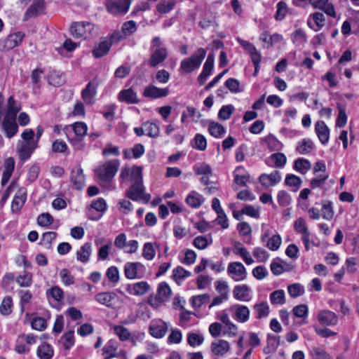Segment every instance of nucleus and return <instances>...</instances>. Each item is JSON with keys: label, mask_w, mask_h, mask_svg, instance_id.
Wrapping results in <instances>:
<instances>
[{"label": "nucleus", "mask_w": 359, "mask_h": 359, "mask_svg": "<svg viewBox=\"0 0 359 359\" xmlns=\"http://www.w3.org/2000/svg\"><path fill=\"white\" fill-rule=\"evenodd\" d=\"M325 18L322 13L311 14L308 20V26L315 32H318L325 25Z\"/></svg>", "instance_id": "25"}, {"label": "nucleus", "mask_w": 359, "mask_h": 359, "mask_svg": "<svg viewBox=\"0 0 359 359\" xmlns=\"http://www.w3.org/2000/svg\"><path fill=\"white\" fill-rule=\"evenodd\" d=\"M53 221V217L48 212L42 213L37 217V223L41 226H48L52 224Z\"/></svg>", "instance_id": "61"}, {"label": "nucleus", "mask_w": 359, "mask_h": 359, "mask_svg": "<svg viewBox=\"0 0 359 359\" xmlns=\"http://www.w3.org/2000/svg\"><path fill=\"white\" fill-rule=\"evenodd\" d=\"M321 216L324 219L330 221L334 216V210L332 203L327 200H323L321 202Z\"/></svg>", "instance_id": "33"}, {"label": "nucleus", "mask_w": 359, "mask_h": 359, "mask_svg": "<svg viewBox=\"0 0 359 359\" xmlns=\"http://www.w3.org/2000/svg\"><path fill=\"white\" fill-rule=\"evenodd\" d=\"M227 272L235 281H241L246 278V269L241 262L230 263L227 268Z\"/></svg>", "instance_id": "12"}, {"label": "nucleus", "mask_w": 359, "mask_h": 359, "mask_svg": "<svg viewBox=\"0 0 359 359\" xmlns=\"http://www.w3.org/2000/svg\"><path fill=\"white\" fill-rule=\"evenodd\" d=\"M14 198L11 203V210L13 212H19L27 200V189L25 187H18Z\"/></svg>", "instance_id": "18"}, {"label": "nucleus", "mask_w": 359, "mask_h": 359, "mask_svg": "<svg viewBox=\"0 0 359 359\" xmlns=\"http://www.w3.org/2000/svg\"><path fill=\"white\" fill-rule=\"evenodd\" d=\"M72 128L76 136L83 137L87 133L88 127L83 122H76L72 125Z\"/></svg>", "instance_id": "58"}, {"label": "nucleus", "mask_w": 359, "mask_h": 359, "mask_svg": "<svg viewBox=\"0 0 359 359\" xmlns=\"http://www.w3.org/2000/svg\"><path fill=\"white\" fill-rule=\"evenodd\" d=\"M186 202L189 206L193 208H199L201 205V201L199 198V194L195 191H192L189 194L187 198Z\"/></svg>", "instance_id": "57"}, {"label": "nucleus", "mask_w": 359, "mask_h": 359, "mask_svg": "<svg viewBox=\"0 0 359 359\" xmlns=\"http://www.w3.org/2000/svg\"><path fill=\"white\" fill-rule=\"evenodd\" d=\"M311 168L310 161L306 158H299L294 163V169L302 174H305Z\"/></svg>", "instance_id": "42"}, {"label": "nucleus", "mask_w": 359, "mask_h": 359, "mask_svg": "<svg viewBox=\"0 0 359 359\" xmlns=\"http://www.w3.org/2000/svg\"><path fill=\"white\" fill-rule=\"evenodd\" d=\"M92 252V245L90 243L83 245L76 252V259L82 263H86Z\"/></svg>", "instance_id": "34"}, {"label": "nucleus", "mask_w": 359, "mask_h": 359, "mask_svg": "<svg viewBox=\"0 0 359 359\" xmlns=\"http://www.w3.org/2000/svg\"><path fill=\"white\" fill-rule=\"evenodd\" d=\"M215 286L217 292L219 294V295L224 296V297L229 298V287L226 281L224 280H217L215 283Z\"/></svg>", "instance_id": "56"}, {"label": "nucleus", "mask_w": 359, "mask_h": 359, "mask_svg": "<svg viewBox=\"0 0 359 359\" xmlns=\"http://www.w3.org/2000/svg\"><path fill=\"white\" fill-rule=\"evenodd\" d=\"M13 301L12 298L6 296L2 300L0 305V313L4 316H8L12 312Z\"/></svg>", "instance_id": "49"}, {"label": "nucleus", "mask_w": 359, "mask_h": 359, "mask_svg": "<svg viewBox=\"0 0 359 359\" xmlns=\"http://www.w3.org/2000/svg\"><path fill=\"white\" fill-rule=\"evenodd\" d=\"M169 94L168 88H160L152 84L147 86L143 92V96L149 99H158L166 97Z\"/></svg>", "instance_id": "17"}, {"label": "nucleus", "mask_w": 359, "mask_h": 359, "mask_svg": "<svg viewBox=\"0 0 359 359\" xmlns=\"http://www.w3.org/2000/svg\"><path fill=\"white\" fill-rule=\"evenodd\" d=\"M253 309L256 313V318L258 319L267 317L270 312L269 306L266 302L255 304Z\"/></svg>", "instance_id": "39"}, {"label": "nucleus", "mask_w": 359, "mask_h": 359, "mask_svg": "<svg viewBox=\"0 0 359 359\" xmlns=\"http://www.w3.org/2000/svg\"><path fill=\"white\" fill-rule=\"evenodd\" d=\"M25 36V34L21 32L11 34L2 41L0 44L3 49L11 50L19 46L22 43Z\"/></svg>", "instance_id": "13"}, {"label": "nucleus", "mask_w": 359, "mask_h": 359, "mask_svg": "<svg viewBox=\"0 0 359 359\" xmlns=\"http://www.w3.org/2000/svg\"><path fill=\"white\" fill-rule=\"evenodd\" d=\"M46 293L48 297H53L56 302H60L64 297L63 290L58 286L51 287Z\"/></svg>", "instance_id": "60"}, {"label": "nucleus", "mask_w": 359, "mask_h": 359, "mask_svg": "<svg viewBox=\"0 0 359 359\" xmlns=\"http://www.w3.org/2000/svg\"><path fill=\"white\" fill-rule=\"evenodd\" d=\"M149 50L151 52V57L149 63L151 67H157L168 57V50L163 45L159 36H155L152 39Z\"/></svg>", "instance_id": "2"}, {"label": "nucleus", "mask_w": 359, "mask_h": 359, "mask_svg": "<svg viewBox=\"0 0 359 359\" xmlns=\"http://www.w3.org/2000/svg\"><path fill=\"white\" fill-rule=\"evenodd\" d=\"M18 148V153L20 159L22 160H27L34 151V149L37 147V141L36 142H20Z\"/></svg>", "instance_id": "23"}, {"label": "nucleus", "mask_w": 359, "mask_h": 359, "mask_svg": "<svg viewBox=\"0 0 359 359\" xmlns=\"http://www.w3.org/2000/svg\"><path fill=\"white\" fill-rule=\"evenodd\" d=\"M311 354L313 357V359H330V355L323 349L319 348H313Z\"/></svg>", "instance_id": "64"}, {"label": "nucleus", "mask_w": 359, "mask_h": 359, "mask_svg": "<svg viewBox=\"0 0 359 359\" xmlns=\"http://www.w3.org/2000/svg\"><path fill=\"white\" fill-rule=\"evenodd\" d=\"M20 110V107L15 102L12 96L8 100V111L6 116L16 117L17 114Z\"/></svg>", "instance_id": "54"}, {"label": "nucleus", "mask_w": 359, "mask_h": 359, "mask_svg": "<svg viewBox=\"0 0 359 359\" xmlns=\"http://www.w3.org/2000/svg\"><path fill=\"white\" fill-rule=\"evenodd\" d=\"M260 40L264 43H268L269 46H272L280 42L283 40V36L279 34H269V32H264L260 34Z\"/></svg>", "instance_id": "36"}, {"label": "nucleus", "mask_w": 359, "mask_h": 359, "mask_svg": "<svg viewBox=\"0 0 359 359\" xmlns=\"http://www.w3.org/2000/svg\"><path fill=\"white\" fill-rule=\"evenodd\" d=\"M150 290V286L146 281H140L134 284H129L126 290L133 295H144Z\"/></svg>", "instance_id": "26"}, {"label": "nucleus", "mask_w": 359, "mask_h": 359, "mask_svg": "<svg viewBox=\"0 0 359 359\" xmlns=\"http://www.w3.org/2000/svg\"><path fill=\"white\" fill-rule=\"evenodd\" d=\"M99 86V81L94 79L90 81L86 88L81 91V97L86 104L92 105L95 103V97L97 94V88Z\"/></svg>", "instance_id": "9"}, {"label": "nucleus", "mask_w": 359, "mask_h": 359, "mask_svg": "<svg viewBox=\"0 0 359 359\" xmlns=\"http://www.w3.org/2000/svg\"><path fill=\"white\" fill-rule=\"evenodd\" d=\"M285 182L287 186L293 187L295 188V190H297L301 186L302 180L300 179V177L294 175L290 174L286 176Z\"/></svg>", "instance_id": "63"}, {"label": "nucleus", "mask_w": 359, "mask_h": 359, "mask_svg": "<svg viewBox=\"0 0 359 359\" xmlns=\"http://www.w3.org/2000/svg\"><path fill=\"white\" fill-rule=\"evenodd\" d=\"M208 130L212 136L217 138L222 137L225 133L224 126L215 122H211L210 123Z\"/></svg>", "instance_id": "46"}, {"label": "nucleus", "mask_w": 359, "mask_h": 359, "mask_svg": "<svg viewBox=\"0 0 359 359\" xmlns=\"http://www.w3.org/2000/svg\"><path fill=\"white\" fill-rule=\"evenodd\" d=\"M158 248L156 243H145L142 249V257L149 261L154 259L156 256V249Z\"/></svg>", "instance_id": "35"}, {"label": "nucleus", "mask_w": 359, "mask_h": 359, "mask_svg": "<svg viewBox=\"0 0 359 359\" xmlns=\"http://www.w3.org/2000/svg\"><path fill=\"white\" fill-rule=\"evenodd\" d=\"M294 228L297 232L302 234V239L305 248L308 250L310 248V233L305 219L302 217L298 218L294 221Z\"/></svg>", "instance_id": "11"}, {"label": "nucleus", "mask_w": 359, "mask_h": 359, "mask_svg": "<svg viewBox=\"0 0 359 359\" xmlns=\"http://www.w3.org/2000/svg\"><path fill=\"white\" fill-rule=\"evenodd\" d=\"M53 353L52 346L46 343L41 344L37 348V355L40 359H51Z\"/></svg>", "instance_id": "38"}, {"label": "nucleus", "mask_w": 359, "mask_h": 359, "mask_svg": "<svg viewBox=\"0 0 359 359\" xmlns=\"http://www.w3.org/2000/svg\"><path fill=\"white\" fill-rule=\"evenodd\" d=\"M210 173V168L208 165H203V182L206 185L204 189L208 194L215 192L217 189V180L215 176L205 177V175Z\"/></svg>", "instance_id": "21"}, {"label": "nucleus", "mask_w": 359, "mask_h": 359, "mask_svg": "<svg viewBox=\"0 0 359 359\" xmlns=\"http://www.w3.org/2000/svg\"><path fill=\"white\" fill-rule=\"evenodd\" d=\"M190 275L191 272L185 270L183 267L179 266L173 269L172 276L175 281L179 284L180 281L184 280Z\"/></svg>", "instance_id": "45"}, {"label": "nucleus", "mask_w": 359, "mask_h": 359, "mask_svg": "<svg viewBox=\"0 0 359 359\" xmlns=\"http://www.w3.org/2000/svg\"><path fill=\"white\" fill-rule=\"evenodd\" d=\"M250 288L247 285H236L233 290L234 298L241 302H248L250 299Z\"/></svg>", "instance_id": "29"}, {"label": "nucleus", "mask_w": 359, "mask_h": 359, "mask_svg": "<svg viewBox=\"0 0 359 359\" xmlns=\"http://www.w3.org/2000/svg\"><path fill=\"white\" fill-rule=\"evenodd\" d=\"M253 256L259 262H265L269 259L268 252L262 248H255L252 252Z\"/></svg>", "instance_id": "62"}, {"label": "nucleus", "mask_w": 359, "mask_h": 359, "mask_svg": "<svg viewBox=\"0 0 359 359\" xmlns=\"http://www.w3.org/2000/svg\"><path fill=\"white\" fill-rule=\"evenodd\" d=\"M70 30L74 38L86 39L93 35L94 25L87 22H74L72 25Z\"/></svg>", "instance_id": "3"}, {"label": "nucleus", "mask_w": 359, "mask_h": 359, "mask_svg": "<svg viewBox=\"0 0 359 359\" xmlns=\"http://www.w3.org/2000/svg\"><path fill=\"white\" fill-rule=\"evenodd\" d=\"M144 272L145 266L140 262H127L124 266V274L128 279L141 278Z\"/></svg>", "instance_id": "7"}, {"label": "nucleus", "mask_w": 359, "mask_h": 359, "mask_svg": "<svg viewBox=\"0 0 359 359\" xmlns=\"http://www.w3.org/2000/svg\"><path fill=\"white\" fill-rule=\"evenodd\" d=\"M171 295V289L165 282L158 284L156 294V299L161 302H167Z\"/></svg>", "instance_id": "30"}, {"label": "nucleus", "mask_w": 359, "mask_h": 359, "mask_svg": "<svg viewBox=\"0 0 359 359\" xmlns=\"http://www.w3.org/2000/svg\"><path fill=\"white\" fill-rule=\"evenodd\" d=\"M36 336L34 334H20L16 341L15 351L20 354L27 353L29 350V346L36 342Z\"/></svg>", "instance_id": "6"}, {"label": "nucleus", "mask_w": 359, "mask_h": 359, "mask_svg": "<svg viewBox=\"0 0 359 359\" xmlns=\"http://www.w3.org/2000/svg\"><path fill=\"white\" fill-rule=\"evenodd\" d=\"M113 330L121 341H126L130 337L129 330L122 325L113 326Z\"/></svg>", "instance_id": "53"}, {"label": "nucleus", "mask_w": 359, "mask_h": 359, "mask_svg": "<svg viewBox=\"0 0 359 359\" xmlns=\"http://www.w3.org/2000/svg\"><path fill=\"white\" fill-rule=\"evenodd\" d=\"M118 100L126 104H137L140 102L137 93L131 88L121 90L118 95Z\"/></svg>", "instance_id": "24"}, {"label": "nucleus", "mask_w": 359, "mask_h": 359, "mask_svg": "<svg viewBox=\"0 0 359 359\" xmlns=\"http://www.w3.org/2000/svg\"><path fill=\"white\" fill-rule=\"evenodd\" d=\"M214 67V56L209 54L208 58L203 65V80L211 74Z\"/></svg>", "instance_id": "59"}, {"label": "nucleus", "mask_w": 359, "mask_h": 359, "mask_svg": "<svg viewBox=\"0 0 359 359\" xmlns=\"http://www.w3.org/2000/svg\"><path fill=\"white\" fill-rule=\"evenodd\" d=\"M2 128L7 137H13L18 130L16 117L5 116L2 121Z\"/></svg>", "instance_id": "15"}, {"label": "nucleus", "mask_w": 359, "mask_h": 359, "mask_svg": "<svg viewBox=\"0 0 359 359\" xmlns=\"http://www.w3.org/2000/svg\"><path fill=\"white\" fill-rule=\"evenodd\" d=\"M170 325L161 319H154L149 325V333L154 337L162 338L167 333Z\"/></svg>", "instance_id": "10"}, {"label": "nucleus", "mask_w": 359, "mask_h": 359, "mask_svg": "<svg viewBox=\"0 0 359 359\" xmlns=\"http://www.w3.org/2000/svg\"><path fill=\"white\" fill-rule=\"evenodd\" d=\"M282 243V239L280 235H273L266 242V246L272 251H276L279 249Z\"/></svg>", "instance_id": "52"}, {"label": "nucleus", "mask_w": 359, "mask_h": 359, "mask_svg": "<svg viewBox=\"0 0 359 359\" xmlns=\"http://www.w3.org/2000/svg\"><path fill=\"white\" fill-rule=\"evenodd\" d=\"M116 297V295L114 292H103L97 294L95 296V299L102 305L111 307L112 302Z\"/></svg>", "instance_id": "31"}, {"label": "nucleus", "mask_w": 359, "mask_h": 359, "mask_svg": "<svg viewBox=\"0 0 359 359\" xmlns=\"http://www.w3.org/2000/svg\"><path fill=\"white\" fill-rule=\"evenodd\" d=\"M315 131L323 144L328 142L330 130L324 121H318L316 123Z\"/></svg>", "instance_id": "28"}, {"label": "nucleus", "mask_w": 359, "mask_h": 359, "mask_svg": "<svg viewBox=\"0 0 359 359\" xmlns=\"http://www.w3.org/2000/svg\"><path fill=\"white\" fill-rule=\"evenodd\" d=\"M133 0H108L106 6L107 11L114 14H124L128 11Z\"/></svg>", "instance_id": "8"}, {"label": "nucleus", "mask_w": 359, "mask_h": 359, "mask_svg": "<svg viewBox=\"0 0 359 359\" xmlns=\"http://www.w3.org/2000/svg\"><path fill=\"white\" fill-rule=\"evenodd\" d=\"M229 349V343L224 339H217L211 344V351L215 356H223Z\"/></svg>", "instance_id": "22"}, {"label": "nucleus", "mask_w": 359, "mask_h": 359, "mask_svg": "<svg viewBox=\"0 0 359 359\" xmlns=\"http://www.w3.org/2000/svg\"><path fill=\"white\" fill-rule=\"evenodd\" d=\"M269 299L272 304H284L285 292L283 290H275L270 294Z\"/></svg>", "instance_id": "47"}, {"label": "nucleus", "mask_w": 359, "mask_h": 359, "mask_svg": "<svg viewBox=\"0 0 359 359\" xmlns=\"http://www.w3.org/2000/svg\"><path fill=\"white\" fill-rule=\"evenodd\" d=\"M117 348L118 342L114 339L109 340L102 348L104 353L109 355V357L105 359L115 357L116 355L115 351L117 350Z\"/></svg>", "instance_id": "50"}, {"label": "nucleus", "mask_w": 359, "mask_h": 359, "mask_svg": "<svg viewBox=\"0 0 359 359\" xmlns=\"http://www.w3.org/2000/svg\"><path fill=\"white\" fill-rule=\"evenodd\" d=\"M145 135L151 137H157L159 135V127L154 122L147 121L143 123Z\"/></svg>", "instance_id": "44"}, {"label": "nucleus", "mask_w": 359, "mask_h": 359, "mask_svg": "<svg viewBox=\"0 0 359 359\" xmlns=\"http://www.w3.org/2000/svg\"><path fill=\"white\" fill-rule=\"evenodd\" d=\"M277 10L275 14V19L280 21L283 20L287 13V4L283 1H280L277 4Z\"/></svg>", "instance_id": "55"}, {"label": "nucleus", "mask_w": 359, "mask_h": 359, "mask_svg": "<svg viewBox=\"0 0 359 359\" xmlns=\"http://www.w3.org/2000/svg\"><path fill=\"white\" fill-rule=\"evenodd\" d=\"M280 337L271 334L267 336V346L264 348L265 353L275 352L279 346Z\"/></svg>", "instance_id": "40"}, {"label": "nucleus", "mask_w": 359, "mask_h": 359, "mask_svg": "<svg viewBox=\"0 0 359 359\" xmlns=\"http://www.w3.org/2000/svg\"><path fill=\"white\" fill-rule=\"evenodd\" d=\"M287 291L291 297L296 298L304 293V287L299 283H293L287 286Z\"/></svg>", "instance_id": "51"}, {"label": "nucleus", "mask_w": 359, "mask_h": 359, "mask_svg": "<svg viewBox=\"0 0 359 359\" xmlns=\"http://www.w3.org/2000/svg\"><path fill=\"white\" fill-rule=\"evenodd\" d=\"M234 318L240 323H245L250 318V310L248 306L241 304H234L230 308Z\"/></svg>", "instance_id": "19"}, {"label": "nucleus", "mask_w": 359, "mask_h": 359, "mask_svg": "<svg viewBox=\"0 0 359 359\" xmlns=\"http://www.w3.org/2000/svg\"><path fill=\"white\" fill-rule=\"evenodd\" d=\"M44 9L45 1L43 0H35L26 11L24 20H27L42 14Z\"/></svg>", "instance_id": "16"}, {"label": "nucleus", "mask_w": 359, "mask_h": 359, "mask_svg": "<svg viewBox=\"0 0 359 359\" xmlns=\"http://www.w3.org/2000/svg\"><path fill=\"white\" fill-rule=\"evenodd\" d=\"M201 62L202 50L198 49L195 55L182 60L180 63V69L184 73L189 74L199 68Z\"/></svg>", "instance_id": "4"}, {"label": "nucleus", "mask_w": 359, "mask_h": 359, "mask_svg": "<svg viewBox=\"0 0 359 359\" xmlns=\"http://www.w3.org/2000/svg\"><path fill=\"white\" fill-rule=\"evenodd\" d=\"M291 39L297 46H300L307 41V36L303 29H297L291 34Z\"/></svg>", "instance_id": "41"}, {"label": "nucleus", "mask_w": 359, "mask_h": 359, "mask_svg": "<svg viewBox=\"0 0 359 359\" xmlns=\"http://www.w3.org/2000/svg\"><path fill=\"white\" fill-rule=\"evenodd\" d=\"M314 149V144L310 139L305 138L299 141L296 147V151L302 155L311 153Z\"/></svg>", "instance_id": "32"}, {"label": "nucleus", "mask_w": 359, "mask_h": 359, "mask_svg": "<svg viewBox=\"0 0 359 359\" xmlns=\"http://www.w3.org/2000/svg\"><path fill=\"white\" fill-rule=\"evenodd\" d=\"M281 180L280 172L278 170L272 172L271 174H262L259 177L260 183L264 187L274 186Z\"/></svg>", "instance_id": "27"}, {"label": "nucleus", "mask_w": 359, "mask_h": 359, "mask_svg": "<svg viewBox=\"0 0 359 359\" xmlns=\"http://www.w3.org/2000/svg\"><path fill=\"white\" fill-rule=\"evenodd\" d=\"M111 46V41H104L95 46L93 50V54L95 57H100L107 54Z\"/></svg>", "instance_id": "37"}, {"label": "nucleus", "mask_w": 359, "mask_h": 359, "mask_svg": "<svg viewBox=\"0 0 359 359\" xmlns=\"http://www.w3.org/2000/svg\"><path fill=\"white\" fill-rule=\"evenodd\" d=\"M188 117L191 118L193 121L198 122L201 117V114L196 111V109L193 107H187L186 111H184L182 114V123H184Z\"/></svg>", "instance_id": "43"}, {"label": "nucleus", "mask_w": 359, "mask_h": 359, "mask_svg": "<svg viewBox=\"0 0 359 359\" xmlns=\"http://www.w3.org/2000/svg\"><path fill=\"white\" fill-rule=\"evenodd\" d=\"M48 83L54 86H60L65 82V78L62 74L59 72H51L48 76Z\"/></svg>", "instance_id": "48"}, {"label": "nucleus", "mask_w": 359, "mask_h": 359, "mask_svg": "<svg viewBox=\"0 0 359 359\" xmlns=\"http://www.w3.org/2000/svg\"><path fill=\"white\" fill-rule=\"evenodd\" d=\"M70 181L73 184L75 189L81 190L85 187V176L83 175V170L80 166L72 169L71 172Z\"/></svg>", "instance_id": "14"}, {"label": "nucleus", "mask_w": 359, "mask_h": 359, "mask_svg": "<svg viewBox=\"0 0 359 359\" xmlns=\"http://www.w3.org/2000/svg\"><path fill=\"white\" fill-rule=\"evenodd\" d=\"M119 164L118 159L111 160L99 166L95 170L99 178L100 185L109 189L112 188L111 182L118 171Z\"/></svg>", "instance_id": "1"}, {"label": "nucleus", "mask_w": 359, "mask_h": 359, "mask_svg": "<svg viewBox=\"0 0 359 359\" xmlns=\"http://www.w3.org/2000/svg\"><path fill=\"white\" fill-rule=\"evenodd\" d=\"M142 182L133 183L126 193V196L133 201H144L148 203L151 199L149 194L144 192Z\"/></svg>", "instance_id": "5"}, {"label": "nucleus", "mask_w": 359, "mask_h": 359, "mask_svg": "<svg viewBox=\"0 0 359 359\" xmlns=\"http://www.w3.org/2000/svg\"><path fill=\"white\" fill-rule=\"evenodd\" d=\"M319 323L325 326H332L337 324V316L332 311L329 310H323L320 311L317 316Z\"/></svg>", "instance_id": "20"}]
</instances>
